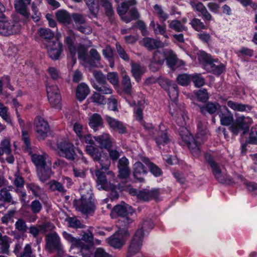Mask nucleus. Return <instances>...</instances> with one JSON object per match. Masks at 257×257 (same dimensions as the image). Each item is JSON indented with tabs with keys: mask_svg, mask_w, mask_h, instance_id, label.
Listing matches in <instances>:
<instances>
[{
	"mask_svg": "<svg viewBox=\"0 0 257 257\" xmlns=\"http://www.w3.org/2000/svg\"><path fill=\"white\" fill-rule=\"evenodd\" d=\"M20 20L16 19L14 21H0V34L4 36H10L19 33L21 26Z\"/></svg>",
	"mask_w": 257,
	"mask_h": 257,
	"instance_id": "nucleus-6",
	"label": "nucleus"
},
{
	"mask_svg": "<svg viewBox=\"0 0 257 257\" xmlns=\"http://www.w3.org/2000/svg\"><path fill=\"white\" fill-rule=\"evenodd\" d=\"M49 56L53 60H58L63 51V45L58 41H52L47 45Z\"/></svg>",
	"mask_w": 257,
	"mask_h": 257,
	"instance_id": "nucleus-16",
	"label": "nucleus"
},
{
	"mask_svg": "<svg viewBox=\"0 0 257 257\" xmlns=\"http://www.w3.org/2000/svg\"><path fill=\"white\" fill-rule=\"evenodd\" d=\"M50 189L52 191H57L59 193L65 194L66 192V190L64 188L63 185L60 182L52 180L49 182Z\"/></svg>",
	"mask_w": 257,
	"mask_h": 257,
	"instance_id": "nucleus-47",
	"label": "nucleus"
},
{
	"mask_svg": "<svg viewBox=\"0 0 257 257\" xmlns=\"http://www.w3.org/2000/svg\"><path fill=\"white\" fill-rule=\"evenodd\" d=\"M180 136L182 139L187 143L188 147L193 156L198 157L200 154V145L204 142H201L200 140L197 139L196 137L195 138H192L190 141L189 137L187 135H184L182 134H180Z\"/></svg>",
	"mask_w": 257,
	"mask_h": 257,
	"instance_id": "nucleus-14",
	"label": "nucleus"
},
{
	"mask_svg": "<svg viewBox=\"0 0 257 257\" xmlns=\"http://www.w3.org/2000/svg\"><path fill=\"white\" fill-rule=\"evenodd\" d=\"M166 56L165 54L159 50L154 52L152 59V61L157 63V64L162 65L165 60Z\"/></svg>",
	"mask_w": 257,
	"mask_h": 257,
	"instance_id": "nucleus-51",
	"label": "nucleus"
},
{
	"mask_svg": "<svg viewBox=\"0 0 257 257\" xmlns=\"http://www.w3.org/2000/svg\"><path fill=\"white\" fill-rule=\"evenodd\" d=\"M127 13L128 14L127 18L130 20L128 23L132 20H139L140 18V14L137 8L135 6H132V8H130Z\"/></svg>",
	"mask_w": 257,
	"mask_h": 257,
	"instance_id": "nucleus-57",
	"label": "nucleus"
},
{
	"mask_svg": "<svg viewBox=\"0 0 257 257\" xmlns=\"http://www.w3.org/2000/svg\"><path fill=\"white\" fill-rule=\"evenodd\" d=\"M212 62L209 65L210 66L211 71L212 73L215 75H219L221 74L225 69V66L224 64L219 63L218 65H216Z\"/></svg>",
	"mask_w": 257,
	"mask_h": 257,
	"instance_id": "nucleus-62",
	"label": "nucleus"
},
{
	"mask_svg": "<svg viewBox=\"0 0 257 257\" xmlns=\"http://www.w3.org/2000/svg\"><path fill=\"white\" fill-rule=\"evenodd\" d=\"M198 60L203 63L210 65L212 62L218 63L217 59H213L210 54L203 51H200L197 53Z\"/></svg>",
	"mask_w": 257,
	"mask_h": 257,
	"instance_id": "nucleus-37",
	"label": "nucleus"
},
{
	"mask_svg": "<svg viewBox=\"0 0 257 257\" xmlns=\"http://www.w3.org/2000/svg\"><path fill=\"white\" fill-rule=\"evenodd\" d=\"M207 135V130L205 126L202 123L199 122L198 124V131L196 135V138L199 139L201 142H204L206 139V135Z\"/></svg>",
	"mask_w": 257,
	"mask_h": 257,
	"instance_id": "nucleus-55",
	"label": "nucleus"
},
{
	"mask_svg": "<svg viewBox=\"0 0 257 257\" xmlns=\"http://www.w3.org/2000/svg\"><path fill=\"white\" fill-rule=\"evenodd\" d=\"M132 222L133 220L130 218L128 216L120 218L118 221V230L116 232V234L128 235L129 233L127 228Z\"/></svg>",
	"mask_w": 257,
	"mask_h": 257,
	"instance_id": "nucleus-23",
	"label": "nucleus"
},
{
	"mask_svg": "<svg viewBox=\"0 0 257 257\" xmlns=\"http://www.w3.org/2000/svg\"><path fill=\"white\" fill-rule=\"evenodd\" d=\"M68 222L69 226L74 228H83L85 226L76 217L69 218Z\"/></svg>",
	"mask_w": 257,
	"mask_h": 257,
	"instance_id": "nucleus-63",
	"label": "nucleus"
},
{
	"mask_svg": "<svg viewBox=\"0 0 257 257\" xmlns=\"http://www.w3.org/2000/svg\"><path fill=\"white\" fill-rule=\"evenodd\" d=\"M103 119L101 115L98 113H95L89 118V124L91 127L96 131L99 126L103 125Z\"/></svg>",
	"mask_w": 257,
	"mask_h": 257,
	"instance_id": "nucleus-35",
	"label": "nucleus"
},
{
	"mask_svg": "<svg viewBox=\"0 0 257 257\" xmlns=\"http://www.w3.org/2000/svg\"><path fill=\"white\" fill-rule=\"evenodd\" d=\"M94 139L99 144L100 147L102 149L107 150L112 146V138L107 133H103L101 135L94 137Z\"/></svg>",
	"mask_w": 257,
	"mask_h": 257,
	"instance_id": "nucleus-22",
	"label": "nucleus"
},
{
	"mask_svg": "<svg viewBox=\"0 0 257 257\" xmlns=\"http://www.w3.org/2000/svg\"><path fill=\"white\" fill-rule=\"evenodd\" d=\"M236 179L239 180L243 184L245 185L247 190L253 193L254 195H257V184L254 182H248L241 175H237Z\"/></svg>",
	"mask_w": 257,
	"mask_h": 257,
	"instance_id": "nucleus-41",
	"label": "nucleus"
},
{
	"mask_svg": "<svg viewBox=\"0 0 257 257\" xmlns=\"http://www.w3.org/2000/svg\"><path fill=\"white\" fill-rule=\"evenodd\" d=\"M38 33L41 38L45 39L48 43L52 42L51 40L54 36V33L50 29L47 28H40L38 30Z\"/></svg>",
	"mask_w": 257,
	"mask_h": 257,
	"instance_id": "nucleus-43",
	"label": "nucleus"
},
{
	"mask_svg": "<svg viewBox=\"0 0 257 257\" xmlns=\"http://www.w3.org/2000/svg\"><path fill=\"white\" fill-rule=\"evenodd\" d=\"M105 119L111 130L119 134H125L127 133L126 127L122 122L107 115L105 116Z\"/></svg>",
	"mask_w": 257,
	"mask_h": 257,
	"instance_id": "nucleus-18",
	"label": "nucleus"
},
{
	"mask_svg": "<svg viewBox=\"0 0 257 257\" xmlns=\"http://www.w3.org/2000/svg\"><path fill=\"white\" fill-rule=\"evenodd\" d=\"M191 81H192L195 86L200 87L205 84V80L201 74H194L191 75Z\"/></svg>",
	"mask_w": 257,
	"mask_h": 257,
	"instance_id": "nucleus-58",
	"label": "nucleus"
},
{
	"mask_svg": "<svg viewBox=\"0 0 257 257\" xmlns=\"http://www.w3.org/2000/svg\"><path fill=\"white\" fill-rule=\"evenodd\" d=\"M141 161L148 166L150 171L156 177L160 176L162 174L161 169L155 164L151 162L148 158L142 157Z\"/></svg>",
	"mask_w": 257,
	"mask_h": 257,
	"instance_id": "nucleus-34",
	"label": "nucleus"
},
{
	"mask_svg": "<svg viewBox=\"0 0 257 257\" xmlns=\"http://www.w3.org/2000/svg\"><path fill=\"white\" fill-rule=\"evenodd\" d=\"M26 3H15L14 6L16 11L23 18L24 23L27 22L30 18V14L28 9V5Z\"/></svg>",
	"mask_w": 257,
	"mask_h": 257,
	"instance_id": "nucleus-24",
	"label": "nucleus"
},
{
	"mask_svg": "<svg viewBox=\"0 0 257 257\" xmlns=\"http://www.w3.org/2000/svg\"><path fill=\"white\" fill-rule=\"evenodd\" d=\"M35 131L38 134L40 140H44L47 137L50 131L48 122L41 117H37L35 121Z\"/></svg>",
	"mask_w": 257,
	"mask_h": 257,
	"instance_id": "nucleus-13",
	"label": "nucleus"
},
{
	"mask_svg": "<svg viewBox=\"0 0 257 257\" xmlns=\"http://www.w3.org/2000/svg\"><path fill=\"white\" fill-rule=\"evenodd\" d=\"M131 71L133 76L137 81H139L140 79L141 75L143 73L140 65L137 63L132 64Z\"/></svg>",
	"mask_w": 257,
	"mask_h": 257,
	"instance_id": "nucleus-54",
	"label": "nucleus"
},
{
	"mask_svg": "<svg viewBox=\"0 0 257 257\" xmlns=\"http://www.w3.org/2000/svg\"><path fill=\"white\" fill-rule=\"evenodd\" d=\"M155 132L157 133L156 136H154V139L157 145L159 146L161 145H164L169 142V139L167 135V133L165 132L155 130Z\"/></svg>",
	"mask_w": 257,
	"mask_h": 257,
	"instance_id": "nucleus-32",
	"label": "nucleus"
},
{
	"mask_svg": "<svg viewBox=\"0 0 257 257\" xmlns=\"http://www.w3.org/2000/svg\"><path fill=\"white\" fill-rule=\"evenodd\" d=\"M56 17L61 23L70 24L72 21V14L64 10L58 11L56 13Z\"/></svg>",
	"mask_w": 257,
	"mask_h": 257,
	"instance_id": "nucleus-28",
	"label": "nucleus"
},
{
	"mask_svg": "<svg viewBox=\"0 0 257 257\" xmlns=\"http://www.w3.org/2000/svg\"><path fill=\"white\" fill-rule=\"evenodd\" d=\"M128 165L129 161L125 157H122L118 160L117 164L118 178L125 179L130 176L131 171Z\"/></svg>",
	"mask_w": 257,
	"mask_h": 257,
	"instance_id": "nucleus-19",
	"label": "nucleus"
},
{
	"mask_svg": "<svg viewBox=\"0 0 257 257\" xmlns=\"http://www.w3.org/2000/svg\"><path fill=\"white\" fill-rule=\"evenodd\" d=\"M251 122L250 118L245 119L243 116L239 117L236 118L235 123L229 127V130L234 136L237 135L239 133H241V135H243L248 132L249 123Z\"/></svg>",
	"mask_w": 257,
	"mask_h": 257,
	"instance_id": "nucleus-7",
	"label": "nucleus"
},
{
	"mask_svg": "<svg viewBox=\"0 0 257 257\" xmlns=\"http://www.w3.org/2000/svg\"><path fill=\"white\" fill-rule=\"evenodd\" d=\"M165 59H166L167 64L170 68H173L176 65L177 61V55L172 51L169 52L168 55Z\"/></svg>",
	"mask_w": 257,
	"mask_h": 257,
	"instance_id": "nucleus-61",
	"label": "nucleus"
},
{
	"mask_svg": "<svg viewBox=\"0 0 257 257\" xmlns=\"http://www.w3.org/2000/svg\"><path fill=\"white\" fill-rule=\"evenodd\" d=\"M137 3V0H127L122 2L117 8V13L122 21L128 23L130 20L127 18V15L126 14L130 8L132 6H135Z\"/></svg>",
	"mask_w": 257,
	"mask_h": 257,
	"instance_id": "nucleus-15",
	"label": "nucleus"
},
{
	"mask_svg": "<svg viewBox=\"0 0 257 257\" xmlns=\"http://www.w3.org/2000/svg\"><path fill=\"white\" fill-rule=\"evenodd\" d=\"M192 27L196 31L200 32L206 29L204 23L200 19L194 18L191 20L189 23Z\"/></svg>",
	"mask_w": 257,
	"mask_h": 257,
	"instance_id": "nucleus-52",
	"label": "nucleus"
},
{
	"mask_svg": "<svg viewBox=\"0 0 257 257\" xmlns=\"http://www.w3.org/2000/svg\"><path fill=\"white\" fill-rule=\"evenodd\" d=\"M219 108V111H217V114L220 118L221 124L225 126L232 124L234 120L233 114L225 105H222Z\"/></svg>",
	"mask_w": 257,
	"mask_h": 257,
	"instance_id": "nucleus-17",
	"label": "nucleus"
},
{
	"mask_svg": "<svg viewBox=\"0 0 257 257\" xmlns=\"http://www.w3.org/2000/svg\"><path fill=\"white\" fill-rule=\"evenodd\" d=\"M120 235L121 236L120 237H116L115 234L109 237L108 241L109 244L115 248H121L124 244L125 240L123 237L125 235Z\"/></svg>",
	"mask_w": 257,
	"mask_h": 257,
	"instance_id": "nucleus-38",
	"label": "nucleus"
},
{
	"mask_svg": "<svg viewBox=\"0 0 257 257\" xmlns=\"http://www.w3.org/2000/svg\"><path fill=\"white\" fill-rule=\"evenodd\" d=\"M31 159L37 169V173L40 180L43 182L48 180L52 174L51 161L46 153L42 154H35L32 155Z\"/></svg>",
	"mask_w": 257,
	"mask_h": 257,
	"instance_id": "nucleus-2",
	"label": "nucleus"
},
{
	"mask_svg": "<svg viewBox=\"0 0 257 257\" xmlns=\"http://www.w3.org/2000/svg\"><path fill=\"white\" fill-rule=\"evenodd\" d=\"M122 85L123 91L127 94L131 95L132 92V85L130 78L128 75L123 76Z\"/></svg>",
	"mask_w": 257,
	"mask_h": 257,
	"instance_id": "nucleus-48",
	"label": "nucleus"
},
{
	"mask_svg": "<svg viewBox=\"0 0 257 257\" xmlns=\"http://www.w3.org/2000/svg\"><path fill=\"white\" fill-rule=\"evenodd\" d=\"M154 9L159 18L162 21H165L168 19L169 15L163 10L161 6L156 4L154 6Z\"/></svg>",
	"mask_w": 257,
	"mask_h": 257,
	"instance_id": "nucleus-64",
	"label": "nucleus"
},
{
	"mask_svg": "<svg viewBox=\"0 0 257 257\" xmlns=\"http://www.w3.org/2000/svg\"><path fill=\"white\" fill-rule=\"evenodd\" d=\"M11 239L7 235H3L0 232V254H9L10 244Z\"/></svg>",
	"mask_w": 257,
	"mask_h": 257,
	"instance_id": "nucleus-29",
	"label": "nucleus"
},
{
	"mask_svg": "<svg viewBox=\"0 0 257 257\" xmlns=\"http://www.w3.org/2000/svg\"><path fill=\"white\" fill-rule=\"evenodd\" d=\"M148 223V221H144L142 225V228L138 229L136 231L127 247L126 257H133L140 251L144 237L143 228H145Z\"/></svg>",
	"mask_w": 257,
	"mask_h": 257,
	"instance_id": "nucleus-3",
	"label": "nucleus"
},
{
	"mask_svg": "<svg viewBox=\"0 0 257 257\" xmlns=\"http://www.w3.org/2000/svg\"><path fill=\"white\" fill-rule=\"evenodd\" d=\"M45 240V248L49 252H52L54 250H56L58 253H61L62 251L60 238L56 232L47 234Z\"/></svg>",
	"mask_w": 257,
	"mask_h": 257,
	"instance_id": "nucleus-8",
	"label": "nucleus"
},
{
	"mask_svg": "<svg viewBox=\"0 0 257 257\" xmlns=\"http://www.w3.org/2000/svg\"><path fill=\"white\" fill-rule=\"evenodd\" d=\"M169 27L177 32H182L187 30V28L181 22L177 20L168 21Z\"/></svg>",
	"mask_w": 257,
	"mask_h": 257,
	"instance_id": "nucleus-45",
	"label": "nucleus"
},
{
	"mask_svg": "<svg viewBox=\"0 0 257 257\" xmlns=\"http://www.w3.org/2000/svg\"><path fill=\"white\" fill-rule=\"evenodd\" d=\"M90 93L88 86L85 83L79 84L76 89V96L78 100H83Z\"/></svg>",
	"mask_w": 257,
	"mask_h": 257,
	"instance_id": "nucleus-26",
	"label": "nucleus"
},
{
	"mask_svg": "<svg viewBox=\"0 0 257 257\" xmlns=\"http://www.w3.org/2000/svg\"><path fill=\"white\" fill-rule=\"evenodd\" d=\"M113 210L120 218L132 214L134 212L132 207L127 204L116 205Z\"/></svg>",
	"mask_w": 257,
	"mask_h": 257,
	"instance_id": "nucleus-27",
	"label": "nucleus"
},
{
	"mask_svg": "<svg viewBox=\"0 0 257 257\" xmlns=\"http://www.w3.org/2000/svg\"><path fill=\"white\" fill-rule=\"evenodd\" d=\"M51 105L54 107H59L61 102V98L60 94L52 95V92H49V97H48Z\"/></svg>",
	"mask_w": 257,
	"mask_h": 257,
	"instance_id": "nucleus-59",
	"label": "nucleus"
},
{
	"mask_svg": "<svg viewBox=\"0 0 257 257\" xmlns=\"http://www.w3.org/2000/svg\"><path fill=\"white\" fill-rule=\"evenodd\" d=\"M29 207L33 214H37L41 211L43 205L39 200L35 199L31 203Z\"/></svg>",
	"mask_w": 257,
	"mask_h": 257,
	"instance_id": "nucleus-56",
	"label": "nucleus"
},
{
	"mask_svg": "<svg viewBox=\"0 0 257 257\" xmlns=\"http://www.w3.org/2000/svg\"><path fill=\"white\" fill-rule=\"evenodd\" d=\"M131 194L132 195L136 196L138 199L145 201H148L151 199L157 200L159 199L160 190L158 189H153L152 190L144 189L142 190L133 189L131 190Z\"/></svg>",
	"mask_w": 257,
	"mask_h": 257,
	"instance_id": "nucleus-9",
	"label": "nucleus"
},
{
	"mask_svg": "<svg viewBox=\"0 0 257 257\" xmlns=\"http://www.w3.org/2000/svg\"><path fill=\"white\" fill-rule=\"evenodd\" d=\"M148 173L147 169L140 161L136 162L133 167V175L134 178L140 182H144V176Z\"/></svg>",
	"mask_w": 257,
	"mask_h": 257,
	"instance_id": "nucleus-20",
	"label": "nucleus"
},
{
	"mask_svg": "<svg viewBox=\"0 0 257 257\" xmlns=\"http://www.w3.org/2000/svg\"><path fill=\"white\" fill-rule=\"evenodd\" d=\"M74 40L75 38H72L70 36H67L65 39V42L68 47L71 56L73 58L76 53V48L74 44Z\"/></svg>",
	"mask_w": 257,
	"mask_h": 257,
	"instance_id": "nucleus-50",
	"label": "nucleus"
},
{
	"mask_svg": "<svg viewBox=\"0 0 257 257\" xmlns=\"http://www.w3.org/2000/svg\"><path fill=\"white\" fill-rule=\"evenodd\" d=\"M72 20L74 21V28L80 25L86 23V19L84 15L79 13H74L72 14Z\"/></svg>",
	"mask_w": 257,
	"mask_h": 257,
	"instance_id": "nucleus-49",
	"label": "nucleus"
},
{
	"mask_svg": "<svg viewBox=\"0 0 257 257\" xmlns=\"http://www.w3.org/2000/svg\"><path fill=\"white\" fill-rule=\"evenodd\" d=\"M99 164V169L105 171L108 170L110 166L111 161L107 153H103L95 161Z\"/></svg>",
	"mask_w": 257,
	"mask_h": 257,
	"instance_id": "nucleus-30",
	"label": "nucleus"
},
{
	"mask_svg": "<svg viewBox=\"0 0 257 257\" xmlns=\"http://www.w3.org/2000/svg\"><path fill=\"white\" fill-rule=\"evenodd\" d=\"M0 202L4 203L16 204V201L13 200V197L9 190L6 188H3L0 190Z\"/></svg>",
	"mask_w": 257,
	"mask_h": 257,
	"instance_id": "nucleus-39",
	"label": "nucleus"
},
{
	"mask_svg": "<svg viewBox=\"0 0 257 257\" xmlns=\"http://www.w3.org/2000/svg\"><path fill=\"white\" fill-rule=\"evenodd\" d=\"M221 106H222L220 105L218 103L209 102L204 105L200 106V111L203 114H206V112L209 114H213L217 110L219 111V107Z\"/></svg>",
	"mask_w": 257,
	"mask_h": 257,
	"instance_id": "nucleus-33",
	"label": "nucleus"
},
{
	"mask_svg": "<svg viewBox=\"0 0 257 257\" xmlns=\"http://www.w3.org/2000/svg\"><path fill=\"white\" fill-rule=\"evenodd\" d=\"M95 174L97 177L96 182L98 189H101L104 190H108L114 189V185L107 181L106 176L103 172L99 170H97Z\"/></svg>",
	"mask_w": 257,
	"mask_h": 257,
	"instance_id": "nucleus-21",
	"label": "nucleus"
},
{
	"mask_svg": "<svg viewBox=\"0 0 257 257\" xmlns=\"http://www.w3.org/2000/svg\"><path fill=\"white\" fill-rule=\"evenodd\" d=\"M90 57H87V60L85 63L89 64L91 67H96V63H98L101 59L100 55L95 49H91L89 51Z\"/></svg>",
	"mask_w": 257,
	"mask_h": 257,
	"instance_id": "nucleus-31",
	"label": "nucleus"
},
{
	"mask_svg": "<svg viewBox=\"0 0 257 257\" xmlns=\"http://www.w3.org/2000/svg\"><path fill=\"white\" fill-rule=\"evenodd\" d=\"M64 238L72 245L80 249V252L83 257H90L91 252L89 246L83 243L81 239L73 237L71 234L65 231L63 232Z\"/></svg>",
	"mask_w": 257,
	"mask_h": 257,
	"instance_id": "nucleus-10",
	"label": "nucleus"
},
{
	"mask_svg": "<svg viewBox=\"0 0 257 257\" xmlns=\"http://www.w3.org/2000/svg\"><path fill=\"white\" fill-rule=\"evenodd\" d=\"M160 84L162 87L167 90L168 95L171 100L174 102L172 103L173 107H174L175 104H177V101L178 97L179 91L177 84L172 83L168 79H162L160 81Z\"/></svg>",
	"mask_w": 257,
	"mask_h": 257,
	"instance_id": "nucleus-11",
	"label": "nucleus"
},
{
	"mask_svg": "<svg viewBox=\"0 0 257 257\" xmlns=\"http://www.w3.org/2000/svg\"><path fill=\"white\" fill-rule=\"evenodd\" d=\"M12 153L11 145L10 141L8 139L2 140L0 143V156L4 154L10 155Z\"/></svg>",
	"mask_w": 257,
	"mask_h": 257,
	"instance_id": "nucleus-46",
	"label": "nucleus"
},
{
	"mask_svg": "<svg viewBox=\"0 0 257 257\" xmlns=\"http://www.w3.org/2000/svg\"><path fill=\"white\" fill-rule=\"evenodd\" d=\"M90 99L92 102L98 104H104L106 103V98L99 92H94Z\"/></svg>",
	"mask_w": 257,
	"mask_h": 257,
	"instance_id": "nucleus-60",
	"label": "nucleus"
},
{
	"mask_svg": "<svg viewBox=\"0 0 257 257\" xmlns=\"http://www.w3.org/2000/svg\"><path fill=\"white\" fill-rule=\"evenodd\" d=\"M204 157L205 161L211 168L213 175L220 183L229 184L232 182V180L228 176L223 175L220 166L210 153H205Z\"/></svg>",
	"mask_w": 257,
	"mask_h": 257,
	"instance_id": "nucleus-5",
	"label": "nucleus"
},
{
	"mask_svg": "<svg viewBox=\"0 0 257 257\" xmlns=\"http://www.w3.org/2000/svg\"><path fill=\"white\" fill-rule=\"evenodd\" d=\"M93 88L100 94H110L112 93V89L106 82L100 84H94Z\"/></svg>",
	"mask_w": 257,
	"mask_h": 257,
	"instance_id": "nucleus-40",
	"label": "nucleus"
},
{
	"mask_svg": "<svg viewBox=\"0 0 257 257\" xmlns=\"http://www.w3.org/2000/svg\"><path fill=\"white\" fill-rule=\"evenodd\" d=\"M191 75H188L186 73L178 75L176 78L178 83L182 86H187L189 85L191 81Z\"/></svg>",
	"mask_w": 257,
	"mask_h": 257,
	"instance_id": "nucleus-53",
	"label": "nucleus"
},
{
	"mask_svg": "<svg viewBox=\"0 0 257 257\" xmlns=\"http://www.w3.org/2000/svg\"><path fill=\"white\" fill-rule=\"evenodd\" d=\"M80 193L81 198L74 201L76 209L84 215H87L93 213L95 209V205L90 186H86L81 188Z\"/></svg>",
	"mask_w": 257,
	"mask_h": 257,
	"instance_id": "nucleus-1",
	"label": "nucleus"
},
{
	"mask_svg": "<svg viewBox=\"0 0 257 257\" xmlns=\"http://www.w3.org/2000/svg\"><path fill=\"white\" fill-rule=\"evenodd\" d=\"M227 104L228 107L235 111H250L252 109L250 105L235 102L231 100L227 101Z\"/></svg>",
	"mask_w": 257,
	"mask_h": 257,
	"instance_id": "nucleus-36",
	"label": "nucleus"
},
{
	"mask_svg": "<svg viewBox=\"0 0 257 257\" xmlns=\"http://www.w3.org/2000/svg\"><path fill=\"white\" fill-rule=\"evenodd\" d=\"M144 46L149 50H153L155 49L163 48L165 46L164 43L161 40L147 37L143 39Z\"/></svg>",
	"mask_w": 257,
	"mask_h": 257,
	"instance_id": "nucleus-25",
	"label": "nucleus"
},
{
	"mask_svg": "<svg viewBox=\"0 0 257 257\" xmlns=\"http://www.w3.org/2000/svg\"><path fill=\"white\" fill-rule=\"evenodd\" d=\"M174 110L172 111L170 109V113L174 117L177 124L180 126L179 133V134L184 133H188V130L185 127L186 123V120L188 118L187 115V112L185 111V106L183 104H175Z\"/></svg>",
	"mask_w": 257,
	"mask_h": 257,
	"instance_id": "nucleus-4",
	"label": "nucleus"
},
{
	"mask_svg": "<svg viewBox=\"0 0 257 257\" xmlns=\"http://www.w3.org/2000/svg\"><path fill=\"white\" fill-rule=\"evenodd\" d=\"M150 27L153 29L154 33L156 35H162L167 39L169 38L166 33L165 26H162L158 23L155 24L154 21H152L150 23Z\"/></svg>",
	"mask_w": 257,
	"mask_h": 257,
	"instance_id": "nucleus-44",
	"label": "nucleus"
},
{
	"mask_svg": "<svg viewBox=\"0 0 257 257\" xmlns=\"http://www.w3.org/2000/svg\"><path fill=\"white\" fill-rule=\"evenodd\" d=\"M59 154L67 159L73 161L76 156L74 146L68 141H62L58 144Z\"/></svg>",
	"mask_w": 257,
	"mask_h": 257,
	"instance_id": "nucleus-12",
	"label": "nucleus"
},
{
	"mask_svg": "<svg viewBox=\"0 0 257 257\" xmlns=\"http://www.w3.org/2000/svg\"><path fill=\"white\" fill-rule=\"evenodd\" d=\"M85 150L87 153L93 159L94 161H95L103 152V151L100 150L97 148L91 145L86 146Z\"/></svg>",
	"mask_w": 257,
	"mask_h": 257,
	"instance_id": "nucleus-42",
	"label": "nucleus"
}]
</instances>
